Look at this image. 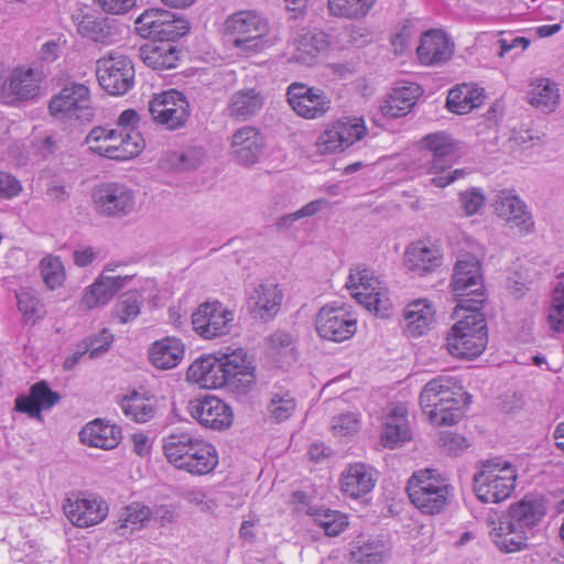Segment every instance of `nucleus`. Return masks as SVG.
Returning <instances> with one entry per match:
<instances>
[{
    "instance_id": "nucleus-1",
    "label": "nucleus",
    "mask_w": 564,
    "mask_h": 564,
    "mask_svg": "<svg viewBox=\"0 0 564 564\" xmlns=\"http://www.w3.org/2000/svg\"><path fill=\"white\" fill-rule=\"evenodd\" d=\"M546 508L542 499L524 497L509 506L506 514L490 531L495 545L503 553H514L528 547L529 534L542 521Z\"/></svg>"
},
{
    "instance_id": "nucleus-2",
    "label": "nucleus",
    "mask_w": 564,
    "mask_h": 564,
    "mask_svg": "<svg viewBox=\"0 0 564 564\" xmlns=\"http://www.w3.org/2000/svg\"><path fill=\"white\" fill-rule=\"evenodd\" d=\"M470 403V395L459 381L449 376H438L430 380L420 393V405L436 426L457 424Z\"/></svg>"
},
{
    "instance_id": "nucleus-3",
    "label": "nucleus",
    "mask_w": 564,
    "mask_h": 564,
    "mask_svg": "<svg viewBox=\"0 0 564 564\" xmlns=\"http://www.w3.org/2000/svg\"><path fill=\"white\" fill-rule=\"evenodd\" d=\"M455 144L445 133H431L422 138L412 160L417 175L432 176L429 182L436 187H446L465 175L462 169L452 170Z\"/></svg>"
},
{
    "instance_id": "nucleus-4",
    "label": "nucleus",
    "mask_w": 564,
    "mask_h": 564,
    "mask_svg": "<svg viewBox=\"0 0 564 564\" xmlns=\"http://www.w3.org/2000/svg\"><path fill=\"white\" fill-rule=\"evenodd\" d=\"M162 447L170 464L192 475H207L218 465L216 448L189 431L170 433L163 438Z\"/></svg>"
},
{
    "instance_id": "nucleus-5",
    "label": "nucleus",
    "mask_w": 564,
    "mask_h": 564,
    "mask_svg": "<svg viewBox=\"0 0 564 564\" xmlns=\"http://www.w3.org/2000/svg\"><path fill=\"white\" fill-rule=\"evenodd\" d=\"M460 311L468 314L451 327L446 348L454 357L474 359L485 350L488 341L486 318L480 310L456 308L455 312L459 314Z\"/></svg>"
},
{
    "instance_id": "nucleus-6",
    "label": "nucleus",
    "mask_w": 564,
    "mask_h": 564,
    "mask_svg": "<svg viewBox=\"0 0 564 564\" xmlns=\"http://www.w3.org/2000/svg\"><path fill=\"white\" fill-rule=\"evenodd\" d=\"M517 476V469L510 462L501 457L487 459L474 475L475 494L484 503H499L511 496Z\"/></svg>"
},
{
    "instance_id": "nucleus-7",
    "label": "nucleus",
    "mask_w": 564,
    "mask_h": 564,
    "mask_svg": "<svg viewBox=\"0 0 564 564\" xmlns=\"http://www.w3.org/2000/svg\"><path fill=\"white\" fill-rule=\"evenodd\" d=\"M447 480L435 469H420L408 480L406 492L411 502L425 514H437L448 502Z\"/></svg>"
},
{
    "instance_id": "nucleus-8",
    "label": "nucleus",
    "mask_w": 564,
    "mask_h": 564,
    "mask_svg": "<svg viewBox=\"0 0 564 564\" xmlns=\"http://www.w3.org/2000/svg\"><path fill=\"white\" fill-rule=\"evenodd\" d=\"M224 30L232 46L242 53H258L270 45L268 21L254 11L230 14L225 20Z\"/></svg>"
},
{
    "instance_id": "nucleus-9",
    "label": "nucleus",
    "mask_w": 564,
    "mask_h": 564,
    "mask_svg": "<svg viewBox=\"0 0 564 564\" xmlns=\"http://www.w3.org/2000/svg\"><path fill=\"white\" fill-rule=\"evenodd\" d=\"M456 297V308L481 310L487 301V293L480 273V262L474 256L466 254L454 267L451 282Z\"/></svg>"
},
{
    "instance_id": "nucleus-10",
    "label": "nucleus",
    "mask_w": 564,
    "mask_h": 564,
    "mask_svg": "<svg viewBox=\"0 0 564 564\" xmlns=\"http://www.w3.org/2000/svg\"><path fill=\"white\" fill-rule=\"evenodd\" d=\"M86 143L91 152L118 161L138 155L144 147L140 133L123 134L118 129L102 127H95L86 137Z\"/></svg>"
},
{
    "instance_id": "nucleus-11",
    "label": "nucleus",
    "mask_w": 564,
    "mask_h": 564,
    "mask_svg": "<svg viewBox=\"0 0 564 564\" xmlns=\"http://www.w3.org/2000/svg\"><path fill=\"white\" fill-rule=\"evenodd\" d=\"M137 33L142 37L159 39L173 43L189 32V22L184 17L164 9H149L134 22Z\"/></svg>"
},
{
    "instance_id": "nucleus-12",
    "label": "nucleus",
    "mask_w": 564,
    "mask_h": 564,
    "mask_svg": "<svg viewBox=\"0 0 564 564\" xmlns=\"http://www.w3.org/2000/svg\"><path fill=\"white\" fill-rule=\"evenodd\" d=\"M346 286L357 302L376 315L387 316L392 303L372 271L364 265L350 269Z\"/></svg>"
},
{
    "instance_id": "nucleus-13",
    "label": "nucleus",
    "mask_w": 564,
    "mask_h": 564,
    "mask_svg": "<svg viewBox=\"0 0 564 564\" xmlns=\"http://www.w3.org/2000/svg\"><path fill=\"white\" fill-rule=\"evenodd\" d=\"M96 76L100 87L108 94L121 96L134 85V66L128 56L110 52L97 61Z\"/></svg>"
},
{
    "instance_id": "nucleus-14",
    "label": "nucleus",
    "mask_w": 564,
    "mask_h": 564,
    "mask_svg": "<svg viewBox=\"0 0 564 564\" xmlns=\"http://www.w3.org/2000/svg\"><path fill=\"white\" fill-rule=\"evenodd\" d=\"M93 206L102 217L122 218L134 210L135 194L123 183L106 182L95 187Z\"/></svg>"
},
{
    "instance_id": "nucleus-15",
    "label": "nucleus",
    "mask_w": 564,
    "mask_h": 564,
    "mask_svg": "<svg viewBox=\"0 0 564 564\" xmlns=\"http://www.w3.org/2000/svg\"><path fill=\"white\" fill-rule=\"evenodd\" d=\"M152 120L169 131L183 128L189 119V104L178 90L170 89L156 94L149 102Z\"/></svg>"
},
{
    "instance_id": "nucleus-16",
    "label": "nucleus",
    "mask_w": 564,
    "mask_h": 564,
    "mask_svg": "<svg viewBox=\"0 0 564 564\" xmlns=\"http://www.w3.org/2000/svg\"><path fill=\"white\" fill-rule=\"evenodd\" d=\"M315 326L321 338L343 343L355 335L357 319L346 305L327 304L318 311Z\"/></svg>"
},
{
    "instance_id": "nucleus-17",
    "label": "nucleus",
    "mask_w": 564,
    "mask_h": 564,
    "mask_svg": "<svg viewBox=\"0 0 564 564\" xmlns=\"http://www.w3.org/2000/svg\"><path fill=\"white\" fill-rule=\"evenodd\" d=\"M89 89L84 84L68 83L54 95L48 108L61 120L88 119L91 116Z\"/></svg>"
},
{
    "instance_id": "nucleus-18",
    "label": "nucleus",
    "mask_w": 564,
    "mask_h": 564,
    "mask_svg": "<svg viewBox=\"0 0 564 564\" xmlns=\"http://www.w3.org/2000/svg\"><path fill=\"white\" fill-rule=\"evenodd\" d=\"M63 510L70 523L77 528H89L102 522L108 516L107 502L89 494H73L63 503Z\"/></svg>"
},
{
    "instance_id": "nucleus-19",
    "label": "nucleus",
    "mask_w": 564,
    "mask_h": 564,
    "mask_svg": "<svg viewBox=\"0 0 564 564\" xmlns=\"http://www.w3.org/2000/svg\"><path fill=\"white\" fill-rule=\"evenodd\" d=\"M234 313L220 302L202 303L192 314L193 329L204 339L229 334Z\"/></svg>"
},
{
    "instance_id": "nucleus-20",
    "label": "nucleus",
    "mask_w": 564,
    "mask_h": 564,
    "mask_svg": "<svg viewBox=\"0 0 564 564\" xmlns=\"http://www.w3.org/2000/svg\"><path fill=\"white\" fill-rule=\"evenodd\" d=\"M286 97L295 113L305 119L321 118L330 109L332 100L323 89L303 83H292Z\"/></svg>"
},
{
    "instance_id": "nucleus-21",
    "label": "nucleus",
    "mask_w": 564,
    "mask_h": 564,
    "mask_svg": "<svg viewBox=\"0 0 564 564\" xmlns=\"http://www.w3.org/2000/svg\"><path fill=\"white\" fill-rule=\"evenodd\" d=\"M229 359L231 354L203 356L196 359L187 369V379L205 389L224 388L228 376Z\"/></svg>"
},
{
    "instance_id": "nucleus-22",
    "label": "nucleus",
    "mask_w": 564,
    "mask_h": 564,
    "mask_svg": "<svg viewBox=\"0 0 564 564\" xmlns=\"http://www.w3.org/2000/svg\"><path fill=\"white\" fill-rule=\"evenodd\" d=\"M188 410L200 425L212 430H226L234 421L232 409L216 397L195 399L189 402Z\"/></svg>"
},
{
    "instance_id": "nucleus-23",
    "label": "nucleus",
    "mask_w": 564,
    "mask_h": 564,
    "mask_svg": "<svg viewBox=\"0 0 564 564\" xmlns=\"http://www.w3.org/2000/svg\"><path fill=\"white\" fill-rule=\"evenodd\" d=\"M495 214L510 224L518 227L521 232H529L533 228L531 214L527 205L510 189H500L492 199Z\"/></svg>"
},
{
    "instance_id": "nucleus-24",
    "label": "nucleus",
    "mask_w": 564,
    "mask_h": 564,
    "mask_svg": "<svg viewBox=\"0 0 564 564\" xmlns=\"http://www.w3.org/2000/svg\"><path fill=\"white\" fill-rule=\"evenodd\" d=\"M42 74L31 67H18L3 83L1 91L8 102L33 99L37 96Z\"/></svg>"
},
{
    "instance_id": "nucleus-25",
    "label": "nucleus",
    "mask_w": 564,
    "mask_h": 564,
    "mask_svg": "<svg viewBox=\"0 0 564 564\" xmlns=\"http://www.w3.org/2000/svg\"><path fill=\"white\" fill-rule=\"evenodd\" d=\"M283 292L278 284L261 283L249 295L248 306L252 316L264 323L272 321L279 313Z\"/></svg>"
},
{
    "instance_id": "nucleus-26",
    "label": "nucleus",
    "mask_w": 564,
    "mask_h": 564,
    "mask_svg": "<svg viewBox=\"0 0 564 564\" xmlns=\"http://www.w3.org/2000/svg\"><path fill=\"white\" fill-rule=\"evenodd\" d=\"M453 53L454 43L440 30L424 32L416 47L419 61L426 66L443 64L451 59Z\"/></svg>"
},
{
    "instance_id": "nucleus-27",
    "label": "nucleus",
    "mask_w": 564,
    "mask_h": 564,
    "mask_svg": "<svg viewBox=\"0 0 564 564\" xmlns=\"http://www.w3.org/2000/svg\"><path fill=\"white\" fill-rule=\"evenodd\" d=\"M264 147V138L254 127H242L232 135V154L237 162L242 165L257 163L263 153Z\"/></svg>"
},
{
    "instance_id": "nucleus-28",
    "label": "nucleus",
    "mask_w": 564,
    "mask_h": 564,
    "mask_svg": "<svg viewBox=\"0 0 564 564\" xmlns=\"http://www.w3.org/2000/svg\"><path fill=\"white\" fill-rule=\"evenodd\" d=\"M59 400L61 395L42 380L30 388L29 395H19L15 399V410L30 417H41L42 411L52 409Z\"/></svg>"
},
{
    "instance_id": "nucleus-29",
    "label": "nucleus",
    "mask_w": 564,
    "mask_h": 564,
    "mask_svg": "<svg viewBox=\"0 0 564 564\" xmlns=\"http://www.w3.org/2000/svg\"><path fill=\"white\" fill-rule=\"evenodd\" d=\"M408 411L403 405L393 406L384 416L381 430V443L384 447L395 448L411 440Z\"/></svg>"
},
{
    "instance_id": "nucleus-30",
    "label": "nucleus",
    "mask_w": 564,
    "mask_h": 564,
    "mask_svg": "<svg viewBox=\"0 0 564 564\" xmlns=\"http://www.w3.org/2000/svg\"><path fill=\"white\" fill-rule=\"evenodd\" d=\"M227 367L229 371L224 388L238 394L249 392L256 382V375L254 367L247 360L245 351L242 349L234 350Z\"/></svg>"
},
{
    "instance_id": "nucleus-31",
    "label": "nucleus",
    "mask_w": 564,
    "mask_h": 564,
    "mask_svg": "<svg viewBox=\"0 0 564 564\" xmlns=\"http://www.w3.org/2000/svg\"><path fill=\"white\" fill-rule=\"evenodd\" d=\"M130 278L128 275L109 276L101 273L99 278L85 291L80 306L85 310L107 304L120 291Z\"/></svg>"
},
{
    "instance_id": "nucleus-32",
    "label": "nucleus",
    "mask_w": 564,
    "mask_h": 564,
    "mask_svg": "<svg viewBox=\"0 0 564 564\" xmlns=\"http://www.w3.org/2000/svg\"><path fill=\"white\" fill-rule=\"evenodd\" d=\"M421 93L422 89L416 84L394 87L381 102L380 111L389 119L403 117L411 111Z\"/></svg>"
},
{
    "instance_id": "nucleus-33",
    "label": "nucleus",
    "mask_w": 564,
    "mask_h": 564,
    "mask_svg": "<svg viewBox=\"0 0 564 564\" xmlns=\"http://www.w3.org/2000/svg\"><path fill=\"white\" fill-rule=\"evenodd\" d=\"M376 480L375 470L370 466L356 463L343 471L340 487L345 495L357 499L370 492Z\"/></svg>"
},
{
    "instance_id": "nucleus-34",
    "label": "nucleus",
    "mask_w": 564,
    "mask_h": 564,
    "mask_svg": "<svg viewBox=\"0 0 564 564\" xmlns=\"http://www.w3.org/2000/svg\"><path fill=\"white\" fill-rule=\"evenodd\" d=\"M180 51L176 45L169 42L145 44L139 50L140 59L158 72L174 69L180 61Z\"/></svg>"
},
{
    "instance_id": "nucleus-35",
    "label": "nucleus",
    "mask_w": 564,
    "mask_h": 564,
    "mask_svg": "<svg viewBox=\"0 0 564 564\" xmlns=\"http://www.w3.org/2000/svg\"><path fill=\"white\" fill-rule=\"evenodd\" d=\"M79 440L90 447L112 449L120 443L121 431L118 426L97 419L82 429Z\"/></svg>"
},
{
    "instance_id": "nucleus-36",
    "label": "nucleus",
    "mask_w": 564,
    "mask_h": 564,
    "mask_svg": "<svg viewBox=\"0 0 564 564\" xmlns=\"http://www.w3.org/2000/svg\"><path fill=\"white\" fill-rule=\"evenodd\" d=\"M73 21L77 25V32L94 42L111 43L116 35V28L109 19L93 13L73 14Z\"/></svg>"
},
{
    "instance_id": "nucleus-37",
    "label": "nucleus",
    "mask_w": 564,
    "mask_h": 564,
    "mask_svg": "<svg viewBox=\"0 0 564 564\" xmlns=\"http://www.w3.org/2000/svg\"><path fill=\"white\" fill-rule=\"evenodd\" d=\"M441 262L440 250L421 241L412 243L405 251L408 269L420 276L434 271L441 265Z\"/></svg>"
},
{
    "instance_id": "nucleus-38",
    "label": "nucleus",
    "mask_w": 564,
    "mask_h": 564,
    "mask_svg": "<svg viewBox=\"0 0 564 564\" xmlns=\"http://www.w3.org/2000/svg\"><path fill=\"white\" fill-rule=\"evenodd\" d=\"M264 105V96L256 88L235 91L228 101V116L237 120H248L256 116Z\"/></svg>"
},
{
    "instance_id": "nucleus-39",
    "label": "nucleus",
    "mask_w": 564,
    "mask_h": 564,
    "mask_svg": "<svg viewBox=\"0 0 564 564\" xmlns=\"http://www.w3.org/2000/svg\"><path fill=\"white\" fill-rule=\"evenodd\" d=\"M184 356V345L176 337L154 341L149 349V359L159 369L176 367Z\"/></svg>"
},
{
    "instance_id": "nucleus-40",
    "label": "nucleus",
    "mask_w": 564,
    "mask_h": 564,
    "mask_svg": "<svg viewBox=\"0 0 564 564\" xmlns=\"http://www.w3.org/2000/svg\"><path fill=\"white\" fill-rule=\"evenodd\" d=\"M528 102L538 110L550 113L560 104L558 85L549 78H538L530 85L527 94Z\"/></svg>"
},
{
    "instance_id": "nucleus-41",
    "label": "nucleus",
    "mask_w": 564,
    "mask_h": 564,
    "mask_svg": "<svg viewBox=\"0 0 564 564\" xmlns=\"http://www.w3.org/2000/svg\"><path fill=\"white\" fill-rule=\"evenodd\" d=\"M482 89L468 84H462L449 90L446 106L454 113H468L482 104Z\"/></svg>"
},
{
    "instance_id": "nucleus-42",
    "label": "nucleus",
    "mask_w": 564,
    "mask_h": 564,
    "mask_svg": "<svg viewBox=\"0 0 564 564\" xmlns=\"http://www.w3.org/2000/svg\"><path fill=\"white\" fill-rule=\"evenodd\" d=\"M295 61L304 65H312L318 54L327 47L328 42L323 32L304 31L295 39Z\"/></svg>"
},
{
    "instance_id": "nucleus-43",
    "label": "nucleus",
    "mask_w": 564,
    "mask_h": 564,
    "mask_svg": "<svg viewBox=\"0 0 564 564\" xmlns=\"http://www.w3.org/2000/svg\"><path fill=\"white\" fill-rule=\"evenodd\" d=\"M119 404L123 414L137 423H145L153 419L156 413L153 398L138 391L124 395Z\"/></svg>"
},
{
    "instance_id": "nucleus-44",
    "label": "nucleus",
    "mask_w": 564,
    "mask_h": 564,
    "mask_svg": "<svg viewBox=\"0 0 564 564\" xmlns=\"http://www.w3.org/2000/svg\"><path fill=\"white\" fill-rule=\"evenodd\" d=\"M403 316L409 335L419 337L422 336L433 323L434 311L426 301L419 300L410 303L404 308Z\"/></svg>"
},
{
    "instance_id": "nucleus-45",
    "label": "nucleus",
    "mask_w": 564,
    "mask_h": 564,
    "mask_svg": "<svg viewBox=\"0 0 564 564\" xmlns=\"http://www.w3.org/2000/svg\"><path fill=\"white\" fill-rule=\"evenodd\" d=\"M152 512L149 507L140 502H132L123 507L119 513L116 533L126 536L143 528L150 520Z\"/></svg>"
},
{
    "instance_id": "nucleus-46",
    "label": "nucleus",
    "mask_w": 564,
    "mask_h": 564,
    "mask_svg": "<svg viewBox=\"0 0 564 564\" xmlns=\"http://www.w3.org/2000/svg\"><path fill=\"white\" fill-rule=\"evenodd\" d=\"M268 354L283 364H292L297 359V347L295 337L285 332L276 330L265 338Z\"/></svg>"
},
{
    "instance_id": "nucleus-47",
    "label": "nucleus",
    "mask_w": 564,
    "mask_h": 564,
    "mask_svg": "<svg viewBox=\"0 0 564 564\" xmlns=\"http://www.w3.org/2000/svg\"><path fill=\"white\" fill-rule=\"evenodd\" d=\"M143 304V295L138 291H130L121 294L112 310L113 317L118 318L119 323L127 324L135 319L141 313Z\"/></svg>"
},
{
    "instance_id": "nucleus-48",
    "label": "nucleus",
    "mask_w": 564,
    "mask_h": 564,
    "mask_svg": "<svg viewBox=\"0 0 564 564\" xmlns=\"http://www.w3.org/2000/svg\"><path fill=\"white\" fill-rule=\"evenodd\" d=\"M376 0H328L334 17L358 19L368 14Z\"/></svg>"
},
{
    "instance_id": "nucleus-49",
    "label": "nucleus",
    "mask_w": 564,
    "mask_h": 564,
    "mask_svg": "<svg viewBox=\"0 0 564 564\" xmlns=\"http://www.w3.org/2000/svg\"><path fill=\"white\" fill-rule=\"evenodd\" d=\"M295 408L296 402L292 393L288 390L279 389L271 393L267 411L275 422L280 423L291 417Z\"/></svg>"
},
{
    "instance_id": "nucleus-50",
    "label": "nucleus",
    "mask_w": 564,
    "mask_h": 564,
    "mask_svg": "<svg viewBox=\"0 0 564 564\" xmlns=\"http://www.w3.org/2000/svg\"><path fill=\"white\" fill-rule=\"evenodd\" d=\"M40 271L50 290L61 288L65 281V269L59 257L46 256L40 261Z\"/></svg>"
},
{
    "instance_id": "nucleus-51",
    "label": "nucleus",
    "mask_w": 564,
    "mask_h": 564,
    "mask_svg": "<svg viewBox=\"0 0 564 564\" xmlns=\"http://www.w3.org/2000/svg\"><path fill=\"white\" fill-rule=\"evenodd\" d=\"M315 521L328 536L340 534L348 525L347 517L333 510H324L317 513Z\"/></svg>"
},
{
    "instance_id": "nucleus-52",
    "label": "nucleus",
    "mask_w": 564,
    "mask_h": 564,
    "mask_svg": "<svg viewBox=\"0 0 564 564\" xmlns=\"http://www.w3.org/2000/svg\"><path fill=\"white\" fill-rule=\"evenodd\" d=\"M547 318L553 330L564 332V282H558L553 291Z\"/></svg>"
},
{
    "instance_id": "nucleus-53",
    "label": "nucleus",
    "mask_w": 564,
    "mask_h": 564,
    "mask_svg": "<svg viewBox=\"0 0 564 564\" xmlns=\"http://www.w3.org/2000/svg\"><path fill=\"white\" fill-rule=\"evenodd\" d=\"M337 122L346 149L361 140L367 133V127L362 118H348L345 121Z\"/></svg>"
},
{
    "instance_id": "nucleus-54",
    "label": "nucleus",
    "mask_w": 564,
    "mask_h": 564,
    "mask_svg": "<svg viewBox=\"0 0 564 564\" xmlns=\"http://www.w3.org/2000/svg\"><path fill=\"white\" fill-rule=\"evenodd\" d=\"M18 308L23 314L26 322L34 323L44 316L43 305L40 300L30 292H20L17 294Z\"/></svg>"
},
{
    "instance_id": "nucleus-55",
    "label": "nucleus",
    "mask_w": 564,
    "mask_h": 564,
    "mask_svg": "<svg viewBox=\"0 0 564 564\" xmlns=\"http://www.w3.org/2000/svg\"><path fill=\"white\" fill-rule=\"evenodd\" d=\"M460 208L466 216L478 214L486 204V196L478 187L468 188L459 193Z\"/></svg>"
},
{
    "instance_id": "nucleus-56",
    "label": "nucleus",
    "mask_w": 564,
    "mask_h": 564,
    "mask_svg": "<svg viewBox=\"0 0 564 564\" xmlns=\"http://www.w3.org/2000/svg\"><path fill=\"white\" fill-rule=\"evenodd\" d=\"M360 429L359 416L356 413H343L334 416L330 422V430L335 436L344 437L357 433Z\"/></svg>"
},
{
    "instance_id": "nucleus-57",
    "label": "nucleus",
    "mask_w": 564,
    "mask_h": 564,
    "mask_svg": "<svg viewBox=\"0 0 564 564\" xmlns=\"http://www.w3.org/2000/svg\"><path fill=\"white\" fill-rule=\"evenodd\" d=\"M113 341V335L104 328L95 337H88L85 339L86 351L89 354V358L95 359L107 352Z\"/></svg>"
},
{
    "instance_id": "nucleus-58",
    "label": "nucleus",
    "mask_w": 564,
    "mask_h": 564,
    "mask_svg": "<svg viewBox=\"0 0 564 564\" xmlns=\"http://www.w3.org/2000/svg\"><path fill=\"white\" fill-rule=\"evenodd\" d=\"M324 204V200H312L299 210L281 216L276 221L279 229H289L292 225L301 218L314 216Z\"/></svg>"
},
{
    "instance_id": "nucleus-59",
    "label": "nucleus",
    "mask_w": 564,
    "mask_h": 564,
    "mask_svg": "<svg viewBox=\"0 0 564 564\" xmlns=\"http://www.w3.org/2000/svg\"><path fill=\"white\" fill-rule=\"evenodd\" d=\"M319 143L324 147L327 152H338L346 150L344 145V139L341 138L340 130L338 129V122L327 128L324 133L319 137Z\"/></svg>"
},
{
    "instance_id": "nucleus-60",
    "label": "nucleus",
    "mask_w": 564,
    "mask_h": 564,
    "mask_svg": "<svg viewBox=\"0 0 564 564\" xmlns=\"http://www.w3.org/2000/svg\"><path fill=\"white\" fill-rule=\"evenodd\" d=\"M440 444L445 451L454 455L468 447L467 440L463 435L453 432L441 433Z\"/></svg>"
},
{
    "instance_id": "nucleus-61",
    "label": "nucleus",
    "mask_w": 564,
    "mask_h": 564,
    "mask_svg": "<svg viewBox=\"0 0 564 564\" xmlns=\"http://www.w3.org/2000/svg\"><path fill=\"white\" fill-rule=\"evenodd\" d=\"M22 191L20 181L13 175L0 172V198L10 199L18 196Z\"/></svg>"
},
{
    "instance_id": "nucleus-62",
    "label": "nucleus",
    "mask_w": 564,
    "mask_h": 564,
    "mask_svg": "<svg viewBox=\"0 0 564 564\" xmlns=\"http://www.w3.org/2000/svg\"><path fill=\"white\" fill-rule=\"evenodd\" d=\"M500 51L498 55L503 57L509 52H514L513 57L520 55L530 44V40L524 36L512 37L510 41L500 39L498 41Z\"/></svg>"
},
{
    "instance_id": "nucleus-63",
    "label": "nucleus",
    "mask_w": 564,
    "mask_h": 564,
    "mask_svg": "<svg viewBox=\"0 0 564 564\" xmlns=\"http://www.w3.org/2000/svg\"><path fill=\"white\" fill-rule=\"evenodd\" d=\"M95 2L106 13L124 14L135 6L137 0H95Z\"/></svg>"
},
{
    "instance_id": "nucleus-64",
    "label": "nucleus",
    "mask_w": 564,
    "mask_h": 564,
    "mask_svg": "<svg viewBox=\"0 0 564 564\" xmlns=\"http://www.w3.org/2000/svg\"><path fill=\"white\" fill-rule=\"evenodd\" d=\"M140 121L139 113L133 109H127L121 112L117 120V128L123 134L140 133L137 131V126Z\"/></svg>"
}]
</instances>
